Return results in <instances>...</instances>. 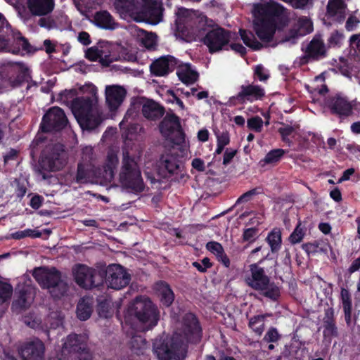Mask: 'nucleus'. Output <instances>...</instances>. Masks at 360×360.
I'll return each mask as SVG.
<instances>
[{
	"label": "nucleus",
	"instance_id": "nucleus-1",
	"mask_svg": "<svg viewBox=\"0 0 360 360\" xmlns=\"http://www.w3.org/2000/svg\"><path fill=\"white\" fill-rule=\"evenodd\" d=\"M200 328L193 314L184 317L183 335L176 332L170 339H156L153 352L160 360H184L187 352V343L196 341L200 338Z\"/></svg>",
	"mask_w": 360,
	"mask_h": 360
},
{
	"label": "nucleus",
	"instance_id": "nucleus-2",
	"mask_svg": "<svg viewBox=\"0 0 360 360\" xmlns=\"http://www.w3.org/2000/svg\"><path fill=\"white\" fill-rule=\"evenodd\" d=\"M71 110L83 130H94L105 119L98 105L95 86L91 89V96L75 98L71 103Z\"/></svg>",
	"mask_w": 360,
	"mask_h": 360
},
{
	"label": "nucleus",
	"instance_id": "nucleus-3",
	"mask_svg": "<svg viewBox=\"0 0 360 360\" xmlns=\"http://www.w3.org/2000/svg\"><path fill=\"white\" fill-rule=\"evenodd\" d=\"M284 8L278 3L270 1L255 7L254 30L263 41L269 42L276 32V18L281 16Z\"/></svg>",
	"mask_w": 360,
	"mask_h": 360
},
{
	"label": "nucleus",
	"instance_id": "nucleus-4",
	"mask_svg": "<svg viewBox=\"0 0 360 360\" xmlns=\"http://www.w3.org/2000/svg\"><path fill=\"white\" fill-rule=\"evenodd\" d=\"M115 9L120 16L129 15L137 22L159 20L161 5L158 0H115Z\"/></svg>",
	"mask_w": 360,
	"mask_h": 360
},
{
	"label": "nucleus",
	"instance_id": "nucleus-5",
	"mask_svg": "<svg viewBox=\"0 0 360 360\" xmlns=\"http://www.w3.org/2000/svg\"><path fill=\"white\" fill-rule=\"evenodd\" d=\"M32 276L44 289H47L54 298H60L66 295L69 286L66 278L54 267L40 266L33 270Z\"/></svg>",
	"mask_w": 360,
	"mask_h": 360
},
{
	"label": "nucleus",
	"instance_id": "nucleus-6",
	"mask_svg": "<svg viewBox=\"0 0 360 360\" xmlns=\"http://www.w3.org/2000/svg\"><path fill=\"white\" fill-rule=\"evenodd\" d=\"M128 316H134L140 326V330H148L156 326L158 317L157 308L146 297H137L129 307Z\"/></svg>",
	"mask_w": 360,
	"mask_h": 360
},
{
	"label": "nucleus",
	"instance_id": "nucleus-7",
	"mask_svg": "<svg viewBox=\"0 0 360 360\" xmlns=\"http://www.w3.org/2000/svg\"><path fill=\"white\" fill-rule=\"evenodd\" d=\"M119 178L122 186L134 193H141L145 188L140 169L134 158L129 157L128 152L123 153Z\"/></svg>",
	"mask_w": 360,
	"mask_h": 360
},
{
	"label": "nucleus",
	"instance_id": "nucleus-8",
	"mask_svg": "<svg viewBox=\"0 0 360 360\" xmlns=\"http://www.w3.org/2000/svg\"><path fill=\"white\" fill-rule=\"evenodd\" d=\"M68 161V153L63 145L57 143L46 147L39 162L44 171L54 172L61 169Z\"/></svg>",
	"mask_w": 360,
	"mask_h": 360
},
{
	"label": "nucleus",
	"instance_id": "nucleus-9",
	"mask_svg": "<svg viewBox=\"0 0 360 360\" xmlns=\"http://www.w3.org/2000/svg\"><path fill=\"white\" fill-rule=\"evenodd\" d=\"M250 268L252 277L246 280L248 284L257 290L263 291L264 296L272 300L276 299L279 290L274 283H270L269 278L265 275L264 269L256 264H251Z\"/></svg>",
	"mask_w": 360,
	"mask_h": 360
},
{
	"label": "nucleus",
	"instance_id": "nucleus-10",
	"mask_svg": "<svg viewBox=\"0 0 360 360\" xmlns=\"http://www.w3.org/2000/svg\"><path fill=\"white\" fill-rule=\"evenodd\" d=\"M72 271L76 283L84 289H91L98 286L104 280L103 271L101 270L96 271L84 264L75 265Z\"/></svg>",
	"mask_w": 360,
	"mask_h": 360
},
{
	"label": "nucleus",
	"instance_id": "nucleus-11",
	"mask_svg": "<svg viewBox=\"0 0 360 360\" xmlns=\"http://www.w3.org/2000/svg\"><path fill=\"white\" fill-rule=\"evenodd\" d=\"M162 135L174 141V144L179 147L185 144L184 134L181 129L179 118L174 113H167L160 124Z\"/></svg>",
	"mask_w": 360,
	"mask_h": 360
},
{
	"label": "nucleus",
	"instance_id": "nucleus-12",
	"mask_svg": "<svg viewBox=\"0 0 360 360\" xmlns=\"http://www.w3.org/2000/svg\"><path fill=\"white\" fill-rule=\"evenodd\" d=\"M185 148V144L184 146L181 144L179 147L174 145L172 152L162 155L159 167L164 176L167 177V174L174 175L181 173L184 166L182 162L176 156V150H181L183 155L186 150Z\"/></svg>",
	"mask_w": 360,
	"mask_h": 360
},
{
	"label": "nucleus",
	"instance_id": "nucleus-13",
	"mask_svg": "<svg viewBox=\"0 0 360 360\" xmlns=\"http://www.w3.org/2000/svg\"><path fill=\"white\" fill-rule=\"evenodd\" d=\"M101 271L104 272L108 286L115 290H120L127 286L131 280L130 275L120 264L110 265Z\"/></svg>",
	"mask_w": 360,
	"mask_h": 360
},
{
	"label": "nucleus",
	"instance_id": "nucleus-14",
	"mask_svg": "<svg viewBox=\"0 0 360 360\" xmlns=\"http://www.w3.org/2000/svg\"><path fill=\"white\" fill-rule=\"evenodd\" d=\"M230 39V32L217 27L207 30L202 41L207 46L210 52L214 53L222 50Z\"/></svg>",
	"mask_w": 360,
	"mask_h": 360
},
{
	"label": "nucleus",
	"instance_id": "nucleus-15",
	"mask_svg": "<svg viewBox=\"0 0 360 360\" xmlns=\"http://www.w3.org/2000/svg\"><path fill=\"white\" fill-rule=\"evenodd\" d=\"M68 124V119L63 110L58 107L51 108L44 116L41 129L48 132L60 131Z\"/></svg>",
	"mask_w": 360,
	"mask_h": 360
},
{
	"label": "nucleus",
	"instance_id": "nucleus-16",
	"mask_svg": "<svg viewBox=\"0 0 360 360\" xmlns=\"http://www.w3.org/2000/svg\"><path fill=\"white\" fill-rule=\"evenodd\" d=\"M18 352L22 360H44L45 345L40 340L34 339L22 343Z\"/></svg>",
	"mask_w": 360,
	"mask_h": 360
},
{
	"label": "nucleus",
	"instance_id": "nucleus-17",
	"mask_svg": "<svg viewBox=\"0 0 360 360\" xmlns=\"http://www.w3.org/2000/svg\"><path fill=\"white\" fill-rule=\"evenodd\" d=\"M111 49L112 46L108 42H100L96 46L88 49L85 56L90 60H99L103 65L108 66L113 61Z\"/></svg>",
	"mask_w": 360,
	"mask_h": 360
},
{
	"label": "nucleus",
	"instance_id": "nucleus-18",
	"mask_svg": "<svg viewBox=\"0 0 360 360\" xmlns=\"http://www.w3.org/2000/svg\"><path fill=\"white\" fill-rule=\"evenodd\" d=\"M127 90L122 86L108 85L105 90V103L110 111L117 110L122 104Z\"/></svg>",
	"mask_w": 360,
	"mask_h": 360
},
{
	"label": "nucleus",
	"instance_id": "nucleus-19",
	"mask_svg": "<svg viewBox=\"0 0 360 360\" xmlns=\"http://www.w3.org/2000/svg\"><path fill=\"white\" fill-rule=\"evenodd\" d=\"M312 23L307 18H300L297 22L295 24L293 28H292L288 34L280 39H276V43L274 44L273 46L278 43L283 42H291L294 44L295 40L301 36L306 35L308 33L312 32Z\"/></svg>",
	"mask_w": 360,
	"mask_h": 360
},
{
	"label": "nucleus",
	"instance_id": "nucleus-20",
	"mask_svg": "<svg viewBox=\"0 0 360 360\" xmlns=\"http://www.w3.org/2000/svg\"><path fill=\"white\" fill-rule=\"evenodd\" d=\"M327 105L332 114L340 118L348 117L352 112L351 103L345 98L339 96L331 98Z\"/></svg>",
	"mask_w": 360,
	"mask_h": 360
},
{
	"label": "nucleus",
	"instance_id": "nucleus-21",
	"mask_svg": "<svg viewBox=\"0 0 360 360\" xmlns=\"http://www.w3.org/2000/svg\"><path fill=\"white\" fill-rule=\"evenodd\" d=\"M179 61L171 56L162 57L154 61L150 65L151 73L156 76H164L174 70Z\"/></svg>",
	"mask_w": 360,
	"mask_h": 360
},
{
	"label": "nucleus",
	"instance_id": "nucleus-22",
	"mask_svg": "<svg viewBox=\"0 0 360 360\" xmlns=\"http://www.w3.org/2000/svg\"><path fill=\"white\" fill-rule=\"evenodd\" d=\"M87 336L86 335L80 334H70L69 335L65 342L63 344V352L75 353L84 351L87 346Z\"/></svg>",
	"mask_w": 360,
	"mask_h": 360
},
{
	"label": "nucleus",
	"instance_id": "nucleus-23",
	"mask_svg": "<svg viewBox=\"0 0 360 360\" xmlns=\"http://www.w3.org/2000/svg\"><path fill=\"white\" fill-rule=\"evenodd\" d=\"M27 4L29 12L34 16L49 15L55 6L53 0H27Z\"/></svg>",
	"mask_w": 360,
	"mask_h": 360
},
{
	"label": "nucleus",
	"instance_id": "nucleus-24",
	"mask_svg": "<svg viewBox=\"0 0 360 360\" xmlns=\"http://www.w3.org/2000/svg\"><path fill=\"white\" fill-rule=\"evenodd\" d=\"M33 300L34 290L28 286L22 287L16 292L12 309L15 311L25 309L30 306Z\"/></svg>",
	"mask_w": 360,
	"mask_h": 360
},
{
	"label": "nucleus",
	"instance_id": "nucleus-25",
	"mask_svg": "<svg viewBox=\"0 0 360 360\" xmlns=\"http://www.w3.org/2000/svg\"><path fill=\"white\" fill-rule=\"evenodd\" d=\"M347 14V5L344 0H329L327 5V15L337 22H342Z\"/></svg>",
	"mask_w": 360,
	"mask_h": 360
},
{
	"label": "nucleus",
	"instance_id": "nucleus-26",
	"mask_svg": "<svg viewBox=\"0 0 360 360\" xmlns=\"http://www.w3.org/2000/svg\"><path fill=\"white\" fill-rule=\"evenodd\" d=\"M326 53V49L323 42L319 39L314 38L308 44L306 54L300 58V63L302 65L308 63L309 59L316 60L321 56H323Z\"/></svg>",
	"mask_w": 360,
	"mask_h": 360
},
{
	"label": "nucleus",
	"instance_id": "nucleus-27",
	"mask_svg": "<svg viewBox=\"0 0 360 360\" xmlns=\"http://www.w3.org/2000/svg\"><path fill=\"white\" fill-rule=\"evenodd\" d=\"M94 24L101 29L114 30L119 27L112 15L107 11H100L94 13L93 18Z\"/></svg>",
	"mask_w": 360,
	"mask_h": 360
},
{
	"label": "nucleus",
	"instance_id": "nucleus-28",
	"mask_svg": "<svg viewBox=\"0 0 360 360\" xmlns=\"http://www.w3.org/2000/svg\"><path fill=\"white\" fill-rule=\"evenodd\" d=\"M142 114L148 120H155L162 117L165 108L158 103L148 100L142 105Z\"/></svg>",
	"mask_w": 360,
	"mask_h": 360
},
{
	"label": "nucleus",
	"instance_id": "nucleus-29",
	"mask_svg": "<svg viewBox=\"0 0 360 360\" xmlns=\"http://www.w3.org/2000/svg\"><path fill=\"white\" fill-rule=\"evenodd\" d=\"M264 95V90L258 86L248 85L242 86L241 91L237 94L236 98L241 103H244L245 99L250 100L261 98Z\"/></svg>",
	"mask_w": 360,
	"mask_h": 360
},
{
	"label": "nucleus",
	"instance_id": "nucleus-30",
	"mask_svg": "<svg viewBox=\"0 0 360 360\" xmlns=\"http://www.w3.org/2000/svg\"><path fill=\"white\" fill-rule=\"evenodd\" d=\"M118 165V158L117 154L110 150L108 153L105 163L103 166L102 176L106 181H111L115 175V170Z\"/></svg>",
	"mask_w": 360,
	"mask_h": 360
},
{
	"label": "nucleus",
	"instance_id": "nucleus-31",
	"mask_svg": "<svg viewBox=\"0 0 360 360\" xmlns=\"http://www.w3.org/2000/svg\"><path fill=\"white\" fill-rule=\"evenodd\" d=\"M94 175L91 162H79L74 180L77 184L87 183Z\"/></svg>",
	"mask_w": 360,
	"mask_h": 360
},
{
	"label": "nucleus",
	"instance_id": "nucleus-32",
	"mask_svg": "<svg viewBox=\"0 0 360 360\" xmlns=\"http://www.w3.org/2000/svg\"><path fill=\"white\" fill-rule=\"evenodd\" d=\"M93 311V300L83 297L79 300L77 307V316L79 319L86 321L90 318Z\"/></svg>",
	"mask_w": 360,
	"mask_h": 360
},
{
	"label": "nucleus",
	"instance_id": "nucleus-33",
	"mask_svg": "<svg viewBox=\"0 0 360 360\" xmlns=\"http://www.w3.org/2000/svg\"><path fill=\"white\" fill-rule=\"evenodd\" d=\"M333 309L328 308L325 311L323 318V335L325 337L337 336L338 328L333 320Z\"/></svg>",
	"mask_w": 360,
	"mask_h": 360
},
{
	"label": "nucleus",
	"instance_id": "nucleus-34",
	"mask_svg": "<svg viewBox=\"0 0 360 360\" xmlns=\"http://www.w3.org/2000/svg\"><path fill=\"white\" fill-rule=\"evenodd\" d=\"M177 75L181 81L187 84H193L198 77V72L192 70L188 64L179 65Z\"/></svg>",
	"mask_w": 360,
	"mask_h": 360
},
{
	"label": "nucleus",
	"instance_id": "nucleus-35",
	"mask_svg": "<svg viewBox=\"0 0 360 360\" xmlns=\"http://www.w3.org/2000/svg\"><path fill=\"white\" fill-rule=\"evenodd\" d=\"M11 28L5 17L0 13V51L6 49L9 42Z\"/></svg>",
	"mask_w": 360,
	"mask_h": 360
},
{
	"label": "nucleus",
	"instance_id": "nucleus-36",
	"mask_svg": "<svg viewBox=\"0 0 360 360\" xmlns=\"http://www.w3.org/2000/svg\"><path fill=\"white\" fill-rule=\"evenodd\" d=\"M176 28L179 31L184 32L186 24L193 20L195 13L193 11L184 8H180L176 13Z\"/></svg>",
	"mask_w": 360,
	"mask_h": 360
},
{
	"label": "nucleus",
	"instance_id": "nucleus-37",
	"mask_svg": "<svg viewBox=\"0 0 360 360\" xmlns=\"http://www.w3.org/2000/svg\"><path fill=\"white\" fill-rule=\"evenodd\" d=\"M207 249L215 255L219 262L225 266L228 267L230 264V260L224 253L222 245L214 241L208 242L206 245Z\"/></svg>",
	"mask_w": 360,
	"mask_h": 360
},
{
	"label": "nucleus",
	"instance_id": "nucleus-38",
	"mask_svg": "<svg viewBox=\"0 0 360 360\" xmlns=\"http://www.w3.org/2000/svg\"><path fill=\"white\" fill-rule=\"evenodd\" d=\"M131 350L137 354H142L148 349V343L146 339L141 335H134L130 340Z\"/></svg>",
	"mask_w": 360,
	"mask_h": 360
},
{
	"label": "nucleus",
	"instance_id": "nucleus-39",
	"mask_svg": "<svg viewBox=\"0 0 360 360\" xmlns=\"http://www.w3.org/2000/svg\"><path fill=\"white\" fill-rule=\"evenodd\" d=\"M239 32L241 39L248 46L254 50H259L262 47V44L256 39L255 35L251 32H247L245 30L240 29Z\"/></svg>",
	"mask_w": 360,
	"mask_h": 360
},
{
	"label": "nucleus",
	"instance_id": "nucleus-40",
	"mask_svg": "<svg viewBox=\"0 0 360 360\" xmlns=\"http://www.w3.org/2000/svg\"><path fill=\"white\" fill-rule=\"evenodd\" d=\"M264 315H257L251 318L249 321V326L258 335H261L264 330Z\"/></svg>",
	"mask_w": 360,
	"mask_h": 360
},
{
	"label": "nucleus",
	"instance_id": "nucleus-41",
	"mask_svg": "<svg viewBox=\"0 0 360 360\" xmlns=\"http://www.w3.org/2000/svg\"><path fill=\"white\" fill-rule=\"evenodd\" d=\"M268 243L271 247L273 252H276L281 246V234L279 231H272L266 238Z\"/></svg>",
	"mask_w": 360,
	"mask_h": 360
},
{
	"label": "nucleus",
	"instance_id": "nucleus-42",
	"mask_svg": "<svg viewBox=\"0 0 360 360\" xmlns=\"http://www.w3.org/2000/svg\"><path fill=\"white\" fill-rule=\"evenodd\" d=\"M8 3L13 5L18 11V15L23 20H28L30 14L26 11V8L22 6L24 0H6Z\"/></svg>",
	"mask_w": 360,
	"mask_h": 360
},
{
	"label": "nucleus",
	"instance_id": "nucleus-43",
	"mask_svg": "<svg viewBox=\"0 0 360 360\" xmlns=\"http://www.w3.org/2000/svg\"><path fill=\"white\" fill-rule=\"evenodd\" d=\"M12 293V286L7 283L0 281V304L10 300Z\"/></svg>",
	"mask_w": 360,
	"mask_h": 360
},
{
	"label": "nucleus",
	"instance_id": "nucleus-44",
	"mask_svg": "<svg viewBox=\"0 0 360 360\" xmlns=\"http://www.w3.org/2000/svg\"><path fill=\"white\" fill-rule=\"evenodd\" d=\"M284 153L285 151L282 149L272 150L266 154L262 162H264V164H272L280 160Z\"/></svg>",
	"mask_w": 360,
	"mask_h": 360
},
{
	"label": "nucleus",
	"instance_id": "nucleus-45",
	"mask_svg": "<svg viewBox=\"0 0 360 360\" xmlns=\"http://www.w3.org/2000/svg\"><path fill=\"white\" fill-rule=\"evenodd\" d=\"M155 38L156 36L155 34L148 33L143 30L141 31V44L147 49H150L154 47L155 45Z\"/></svg>",
	"mask_w": 360,
	"mask_h": 360
},
{
	"label": "nucleus",
	"instance_id": "nucleus-46",
	"mask_svg": "<svg viewBox=\"0 0 360 360\" xmlns=\"http://www.w3.org/2000/svg\"><path fill=\"white\" fill-rule=\"evenodd\" d=\"M174 299V293L172 290L167 286L165 285L161 291V302L162 303L169 307L172 304Z\"/></svg>",
	"mask_w": 360,
	"mask_h": 360
},
{
	"label": "nucleus",
	"instance_id": "nucleus-47",
	"mask_svg": "<svg viewBox=\"0 0 360 360\" xmlns=\"http://www.w3.org/2000/svg\"><path fill=\"white\" fill-rule=\"evenodd\" d=\"M259 193H260L259 188H255L245 192L238 198V200L236 202L235 206L238 204L245 203L250 201L253 196Z\"/></svg>",
	"mask_w": 360,
	"mask_h": 360
},
{
	"label": "nucleus",
	"instance_id": "nucleus-48",
	"mask_svg": "<svg viewBox=\"0 0 360 360\" xmlns=\"http://www.w3.org/2000/svg\"><path fill=\"white\" fill-rule=\"evenodd\" d=\"M304 235V232L303 231V229L301 227V224H299L294 231L291 233V235L289 237V240L291 243L295 244L297 243H300Z\"/></svg>",
	"mask_w": 360,
	"mask_h": 360
},
{
	"label": "nucleus",
	"instance_id": "nucleus-49",
	"mask_svg": "<svg viewBox=\"0 0 360 360\" xmlns=\"http://www.w3.org/2000/svg\"><path fill=\"white\" fill-rule=\"evenodd\" d=\"M263 126L262 119L258 116L253 117L248 120V127L255 131L259 132L262 131Z\"/></svg>",
	"mask_w": 360,
	"mask_h": 360
},
{
	"label": "nucleus",
	"instance_id": "nucleus-50",
	"mask_svg": "<svg viewBox=\"0 0 360 360\" xmlns=\"http://www.w3.org/2000/svg\"><path fill=\"white\" fill-rule=\"evenodd\" d=\"M280 338L281 335L278 333L277 329L271 327L268 330L263 340L266 342H276Z\"/></svg>",
	"mask_w": 360,
	"mask_h": 360
},
{
	"label": "nucleus",
	"instance_id": "nucleus-51",
	"mask_svg": "<svg viewBox=\"0 0 360 360\" xmlns=\"http://www.w3.org/2000/svg\"><path fill=\"white\" fill-rule=\"evenodd\" d=\"M23 322L27 326L32 328H37L40 326L41 321L37 316H26L23 318Z\"/></svg>",
	"mask_w": 360,
	"mask_h": 360
},
{
	"label": "nucleus",
	"instance_id": "nucleus-52",
	"mask_svg": "<svg viewBox=\"0 0 360 360\" xmlns=\"http://www.w3.org/2000/svg\"><path fill=\"white\" fill-rule=\"evenodd\" d=\"M99 316L108 318L110 316V304L107 301L101 302L97 309Z\"/></svg>",
	"mask_w": 360,
	"mask_h": 360
},
{
	"label": "nucleus",
	"instance_id": "nucleus-53",
	"mask_svg": "<svg viewBox=\"0 0 360 360\" xmlns=\"http://www.w3.org/2000/svg\"><path fill=\"white\" fill-rule=\"evenodd\" d=\"M94 156V149L91 146H85L82 148V156L80 162H91Z\"/></svg>",
	"mask_w": 360,
	"mask_h": 360
},
{
	"label": "nucleus",
	"instance_id": "nucleus-54",
	"mask_svg": "<svg viewBox=\"0 0 360 360\" xmlns=\"http://www.w3.org/2000/svg\"><path fill=\"white\" fill-rule=\"evenodd\" d=\"M294 131V127L290 125H284L278 129V132L282 136V139L285 143H290V140L288 138Z\"/></svg>",
	"mask_w": 360,
	"mask_h": 360
},
{
	"label": "nucleus",
	"instance_id": "nucleus-55",
	"mask_svg": "<svg viewBox=\"0 0 360 360\" xmlns=\"http://www.w3.org/2000/svg\"><path fill=\"white\" fill-rule=\"evenodd\" d=\"M359 22L360 20L356 16L350 15L346 21L345 28L347 31H353Z\"/></svg>",
	"mask_w": 360,
	"mask_h": 360
},
{
	"label": "nucleus",
	"instance_id": "nucleus-56",
	"mask_svg": "<svg viewBox=\"0 0 360 360\" xmlns=\"http://www.w3.org/2000/svg\"><path fill=\"white\" fill-rule=\"evenodd\" d=\"M38 25L41 27H44L46 29L50 30L55 27V22L54 20L50 18H41L38 20Z\"/></svg>",
	"mask_w": 360,
	"mask_h": 360
},
{
	"label": "nucleus",
	"instance_id": "nucleus-57",
	"mask_svg": "<svg viewBox=\"0 0 360 360\" xmlns=\"http://www.w3.org/2000/svg\"><path fill=\"white\" fill-rule=\"evenodd\" d=\"M341 298L343 309L352 308V302L349 292L345 289L341 290Z\"/></svg>",
	"mask_w": 360,
	"mask_h": 360
},
{
	"label": "nucleus",
	"instance_id": "nucleus-58",
	"mask_svg": "<svg viewBox=\"0 0 360 360\" xmlns=\"http://www.w3.org/2000/svg\"><path fill=\"white\" fill-rule=\"evenodd\" d=\"M236 154V150H232V149H226L224 155V160H223V164L224 165H228L230 163L231 160L233 158V157Z\"/></svg>",
	"mask_w": 360,
	"mask_h": 360
},
{
	"label": "nucleus",
	"instance_id": "nucleus-59",
	"mask_svg": "<svg viewBox=\"0 0 360 360\" xmlns=\"http://www.w3.org/2000/svg\"><path fill=\"white\" fill-rule=\"evenodd\" d=\"M257 233V229L255 228H250L245 230L243 233V239L245 240H252Z\"/></svg>",
	"mask_w": 360,
	"mask_h": 360
},
{
	"label": "nucleus",
	"instance_id": "nucleus-60",
	"mask_svg": "<svg viewBox=\"0 0 360 360\" xmlns=\"http://www.w3.org/2000/svg\"><path fill=\"white\" fill-rule=\"evenodd\" d=\"M78 41L84 46L91 44L90 36L86 32H81L78 35Z\"/></svg>",
	"mask_w": 360,
	"mask_h": 360
},
{
	"label": "nucleus",
	"instance_id": "nucleus-61",
	"mask_svg": "<svg viewBox=\"0 0 360 360\" xmlns=\"http://www.w3.org/2000/svg\"><path fill=\"white\" fill-rule=\"evenodd\" d=\"M191 165L194 169L199 172H203L205 169L204 162L200 158H194Z\"/></svg>",
	"mask_w": 360,
	"mask_h": 360
},
{
	"label": "nucleus",
	"instance_id": "nucleus-62",
	"mask_svg": "<svg viewBox=\"0 0 360 360\" xmlns=\"http://www.w3.org/2000/svg\"><path fill=\"white\" fill-rule=\"evenodd\" d=\"M77 354H78L77 358L79 360H92V354L89 352L87 346H86L85 350L80 351Z\"/></svg>",
	"mask_w": 360,
	"mask_h": 360
},
{
	"label": "nucleus",
	"instance_id": "nucleus-63",
	"mask_svg": "<svg viewBox=\"0 0 360 360\" xmlns=\"http://www.w3.org/2000/svg\"><path fill=\"white\" fill-rule=\"evenodd\" d=\"M77 354H78L77 358L79 360H92V354L89 352L87 346H86L85 350L80 351Z\"/></svg>",
	"mask_w": 360,
	"mask_h": 360
},
{
	"label": "nucleus",
	"instance_id": "nucleus-64",
	"mask_svg": "<svg viewBox=\"0 0 360 360\" xmlns=\"http://www.w3.org/2000/svg\"><path fill=\"white\" fill-rule=\"evenodd\" d=\"M229 143V136L227 132H222L221 134L217 135V143L223 146H226Z\"/></svg>",
	"mask_w": 360,
	"mask_h": 360
}]
</instances>
